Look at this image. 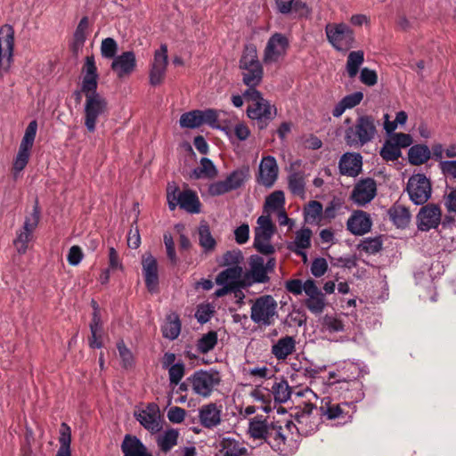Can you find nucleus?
Masks as SVG:
<instances>
[{
	"label": "nucleus",
	"mask_w": 456,
	"mask_h": 456,
	"mask_svg": "<svg viewBox=\"0 0 456 456\" xmlns=\"http://www.w3.org/2000/svg\"><path fill=\"white\" fill-rule=\"evenodd\" d=\"M379 121L372 115H360L345 129L344 141L350 148L359 149L372 142Z\"/></svg>",
	"instance_id": "1"
},
{
	"label": "nucleus",
	"mask_w": 456,
	"mask_h": 456,
	"mask_svg": "<svg viewBox=\"0 0 456 456\" xmlns=\"http://www.w3.org/2000/svg\"><path fill=\"white\" fill-rule=\"evenodd\" d=\"M239 69L245 86H258L262 82L264 69L258 59L256 47L253 44L244 46L239 61Z\"/></svg>",
	"instance_id": "2"
},
{
	"label": "nucleus",
	"mask_w": 456,
	"mask_h": 456,
	"mask_svg": "<svg viewBox=\"0 0 456 456\" xmlns=\"http://www.w3.org/2000/svg\"><path fill=\"white\" fill-rule=\"evenodd\" d=\"M251 321L260 326L273 325L279 317L277 301L271 295H263L251 300Z\"/></svg>",
	"instance_id": "3"
},
{
	"label": "nucleus",
	"mask_w": 456,
	"mask_h": 456,
	"mask_svg": "<svg viewBox=\"0 0 456 456\" xmlns=\"http://www.w3.org/2000/svg\"><path fill=\"white\" fill-rule=\"evenodd\" d=\"M85 97L84 124L89 133H94L99 118L108 114V102L97 91L85 93Z\"/></svg>",
	"instance_id": "4"
},
{
	"label": "nucleus",
	"mask_w": 456,
	"mask_h": 456,
	"mask_svg": "<svg viewBox=\"0 0 456 456\" xmlns=\"http://www.w3.org/2000/svg\"><path fill=\"white\" fill-rule=\"evenodd\" d=\"M325 33L327 40L337 51L345 52L354 47V33L348 25L328 23Z\"/></svg>",
	"instance_id": "5"
},
{
	"label": "nucleus",
	"mask_w": 456,
	"mask_h": 456,
	"mask_svg": "<svg viewBox=\"0 0 456 456\" xmlns=\"http://www.w3.org/2000/svg\"><path fill=\"white\" fill-rule=\"evenodd\" d=\"M249 177V167L242 166L233 170L224 180L211 183L208 188V192L211 196L224 195L240 188Z\"/></svg>",
	"instance_id": "6"
},
{
	"label": "nucleus",
	"mask_w": 456,
	"mask_h": 456,
	"mask_svg": "<svg viewBox=\"0 0 456 456\" xmlns=\"http://www.w3.org/2000/svg\"><path fill=\"white\" fill-rule=\"evenodd\" d=\"M187 381L191 383L195 394L208 397L215 387L220 384L221 377L218 371L198 370L187 378Z\"/></svg>",
	"instance_id": "7"
},
{
	"label": "nucleus",
	"mask_w": 456,
	"mask_h": 456,
	"mask_svg": "<svg viewBox=\"0 0 456 456\" xmlns=\"http://www.w3.org/2000/svg\"><path fill=\"white\" fill-rule=\"evenodd\" d=\"M406 191L414 204L423 205L431 197V183L424 174L413 175L408 180Z\"/></svg>",
	"instance_id": "8"
},
{
	"label": "nucleus",
	"mask_w": 456,
	"mask_h": 456,
	"mask_svg": "<svg viewBox=\"0 0 456 456\" xmlns=\"http://www.w3.org/2000/svg\"><path fill=\"white\" fill-rule=\"evenodd\" d=\"M249 269L244 273L240 285L242 288L250 287L256 283H266L270 278L266 273L264 257L258 255H252L248 258Z\"/></svg>",
	"instance_id": "9"
},
{
	"label": "nucleus",
	"mask_w": 456,
	"mask_h": 456,
	"mask_svg": "<svg viewBox=\"0 0 456 456\" xmlns=\"http://www.w3.org/2000/svg\"><path fill=\"white\" fill-rule=\"evenodd\" d=\"M442 222V210L437 204L428 203L416 216L417 227L421 232L436 229Z\"/></svg>",
	"instance_id": "10"
},
{
	"label": "nucleus",
	"mask_w": 456,
	"mask_h": 456,
	"mask_svg": "<svg viewBox=\"0 0 456 456\" xmlns=\"http://www.w3.org/2000/svg\"><path fill=\"white\" fill-rule=\"evenodd\" d=\"M377 194V183L373 178L367 177L359 180L352 191L351 199L359 206L370 202Z\"/></svg>",
	"instance_id": "11"
},
{
	"label": "nucleus",
	"mask_w": 456,
	"mask_h": 456,
	"mask_svg": "<svg viewBox=\"0 0 456 456\" xmlns=\"http://www.w3.org/2000/svg\"><path fill=\"white\" fill-rule=\"evenodd\" d=\"M305 295L304 301L305 307L314 314H321L326 305L325 296L312 279L305 281Z\"/></svg>",
	"instance_id": "12"
},
{
	"label": "nucleus",
	"mask_w": 456,
	"mask_h": 456,
	"mask_svg": "<svg viewBox=\"0 0 456 456\" xmlns=\"http://www.w3.org/2000/svg\"><path fill=\"white\" fill-rule=\"evenodd\" d=\"M289 45V40L284 35L281 33L273 34L267 41L264 52V62H276L286 53Z\"/></svg>",
	"instance_id": "13"
},
{
	"label": "nucleus",
	"mask_w": 456,
	"mask_h": 456,
	"mask_svg": "<svg viewBox=\"0 0 456 456\" xmlns=\"http://www.w3.org/2000/svg\"><path fill=\"white\" fill-rule=\"evenodd\" d=\"M167 63V46L166 45H161L160 48L155 52L150 71V83L151 86H156L163 82Z\"/></svg>",
	"instance_id": "14"
},
{
	"label": "nucleus",
	"mask_w": 456,
	"mask_h": 456,
	"mask_svg": "<svg viewBox=\"0 0 456 456\" xmlns=\"http://www.w3.org/2000/svg\"><path fill=\"white\" fill-rule=\"evenodd\" d=\"M272 108L269 102L264 99L261 102L249 104L247 109V115L251 119H256L257 126L262 130L267 126L268 122L274 117V114L272 112Z\"/></svg>",
	"instance_id": "15"
},
{
	"label": "nucleus",
	"mask_w": 456,
	"mask_h": 456,
	"mask_svg": "<svg viewBox=\"0 0 456 456\" xmlns=\"http://www.w3.org/2000/svg\"><path fill=\"white\" fill-rule=\"evenodd\" d=\"M338 169L341 175L356 177L362 171V156L358 152H346L338 161Z\"/></svg>",
	"instance_id": "16"
},
{
	"label": "nucleus",
	"mask_w": 456,
	"mask_h": 456,
	"mask_svg": "<svg viewBox=\"0 0 456 456\" xmlns=\"http://www.w3.org/2000/svg\"><path fill=\"white\" fill-rule=\"evenodd\" d=\"M81 72L83 75V91L85 93H92L97 91L99 73L95 63V59L93 54L85 58V62L82 66Z\"/></svg>",
	"instance_id": "17"
},
{
	"label": "nucleus",
	"mask_w": 456,
	"mask_h": 456,
	"mask_svg": "<svg viewBox=\"0 0 456 456\" xmlns=\"http://www.w3.org/2000/svg\"><path fill=\"white\" fill-rule=\"evenodd\" d=\"M349 403H334L330 397H324L319 407L320 415L328 420L345 419L348 415Z\"/></svg>",
	"instance_id": "18"
},
{
	"label": "nucleus",
	"mask_w": 456,
	"mask_h": 456,
	"mask_svg": "<svg viewBox=\"0 0 456 456\" xmlns=\"http://www.w3.org/2000/svg\"><path fill=\"white\" fill-rule=\"evenodd\" d=\"M142 265L147 289L151 293L157 292L159 289L157 259L151 254L144 255L142 256Z\"/></svg>",
	"instance_id": "19"
},
{
	"label": "nucleus",
	"mask_w": 456,
	"mask_h": 456,
	"mask_svg": "<svg viewBox=\"0 0 456 456\" xmlns=\"http://www.w3.org/2000/svg\"><path fill=\"white\" fill-rule=\"evenodd\" d=\"M118 78L130 75L136 68V58L133 51H126L117 55L110 65Z\"/></svg>",
	"instance_id": "20"
},
{
	"label": "nucleus",
	"mask_w": 456,
	"mask_h": 456,
	"mask_svg": "<svg viewBox=\"0 0 456 456\" xmlns=\"http://www.w3.org/2000/svg\"><path fill=\"white\" fill-rule=\"evenodd\" d=\"M278 165L273 156L264 157L259 166L257 182L266 188L272 187L278 177Z\"/></svg>",
	"instance_id": "21"
},
{
	"label": "nucleus",
	"mask_w": 456,
	"mask_h": 456,
	"mask_svg": "<svg viewBox=\"0 0 456 456\" xmlns=\"http://www.w3.org/2000/svg\"><path fill=\"white\" fill-rule=\"evenodd\" d=\"M221 414L222 406H217L215 403L205 404L199 410L200 424L208 429L214 428L221 424Z\"/></svg>",
	"instance_id": "22"
},
{
	"label": "nucleus",
	"mask_w": 456,
	"mask_h": 456,
	"mask_svg": "<svg viewBox=\"0 0 456 456\" xmlns=\"http://www.w3.org/2000/svg\"><path fill=\"white\" fill-rule=\"evenodd\" d=\"M159 406L156 403H150L145 410H142L136 415V419L144 428L149 430L151 433L155 434L161 428L159 421Z\"/></svg>",
	"instance_id": "23"
},
{
	"label": "nucleus",
	"mask_w": 456,
	"mask_h": 456,
	"mask_svg": "<svg viewBox=\"0 0 456 456\" xmlns=\"http://www.w3.org/2000/svg\"><path fill=\"white\" fill-rule=\"evenodd\" d=\"M314 409H316V407L312 403H305L303 407H296L295 411L294 413L291 414V416L297 422L298 426H296L291 421H288L286 424L287 428H289L290 426H294L298 433H303L305 435H307L308 433L314 431V429L316 428L315 427L311 426L308 429L304 428L303 427L304 425L307 424Z\"/></svg>",
	"instance_id": "24"
},
{
	"label": "nucleus",
	"mask_w": 456,
	"mask_h": 456,
	"mask_svg": "<svg viewBox=\"0 0 456 456\" xmlns=\"http://www.w3.org/2000/svg\"><path fill=\"white\" fill-rule=\"evenodd\" d=\"M371 224L370 216L362 210L354 212L346 223L347 230L354 235L365 234L370 230Z\"/></svg>",
	"instance_id": "25"
},
{
	"label": "nucleus",
	"mask_w": 456,
	"mask_h": 456,
	"mask_svg": "<svg viewBox=\"0 0 456 456\" xmlns=\"http://www.w3.org/2000/svg\"><path fill=\"white\" fill-rule=\"evenodd\" d=\"M120 447L123 456H153L139 438L129 434L125 436Z\"/></svg>",
	"instance_id": "26"
},
{
	"label": "nucleus",
	"mask_w": 456,
	"mask_h": 456,
	"mask_svg": "<svg viewBox=\"0 0 456 456\" xmlns=\"http://www.w3.org/2000/svg\"><path fill=\"white\" fill-rule=\"evenodd\" d=\"M276 231L255 229L253 247L260 254L270 256L274 254L275 248L271 244V239Z\"/></svg>",
	"instance_id": "27"
},
{
	"label": "nucleus",
	"mask_w": 456,
	"mask_h": 456,
	"mask_svg": "<svg viewBox=\"0 0 456 456\" xmlns=\"http://www.w3.org/2000/svg\"><path fill=\"white\" fill-rule=\"evenodd\" d=\"M265 441L275 452H282L284 450L286 436L283 435L282 427L279 422L270 423Z\"/></svg>",
	"instance_id": "28"
},
{
	"label": "nucleus",
	"mask_w": 456,
	"mask_h": 456,
	"mask_svg": "<svg viewBox=\"0 0 456 456\" xmlns=\"http://www.w3.org/2000/svg\"><path fill=\"white\" fill-rule=\"evenodd\" d=\"M296 350V340L291 336H285L280 338L272 346V354L277 360H285Z\"/></svg>",
	"instance_id": "29"
},
{
	"label": "nucleus",
	"mask_w": 456,
	"mask_h": 456,
	"mask_svg": "<svg viewBox=\"0 0 456 456\" xmlns=\"http://www.w3.org/2000/svg\"><path fill=\"white\" fill-rule=\"evenodd\" d=\"M222 456H247L248 449L239 441L231 437H224L219 444Z\"/></svg>",
	"instance_id": "30"
},
{
	"label": "nucleus",
	"mask_w": 456,
	"mask_h": 456,
	"mask_svg": "<svg viewBox=\"0 0 456 456\" xmlns=\"http://www.w3.org/2000/svg\"><path fill=\"white\" fill-rule=\"evenodd\" d=\"M363 99L362 92H354L351 94L346 95L339 101L332 110V115L335 118H339L348 109H353L359 105Z\"/></svg>",
	"instance_id": "31"
},
{
	"label": "nucleus",
	"mask_w": 456,
	"mask_h": 456,
	"mask_svg": "<svg viewBox=\"0 0 456 456\" xmlns=\"http://www.w3.org/2000/svg\"><path fill=\"white\" fill-rule=\"evenodd\" d=\"M178 206L180 208L192 214L200 213V202L197 193L191 190H184L180 193Z\"/></svg>",
	"instance_id": "32"
},
{
	"label": "nucleus",
	"mask_w": 456,
	"mask_h": 456,
	"mask_svg": "<svg viewBox=\"0 0 456 456\" xmlns=\"http://www.w3.org/2000/svg\"><path fill=\"white\" fill-rule=\"evenodd\" d=\"M305 178L304 171H293L288 176V187L293 195L303 198L305 194Z\"/></svg>",
	"instance_id": "33"
},
{
	"label": "nucleus",
	"mask_w": 456,
	"mask_h": 456,
	"mask_svg": "<svg viewBox=\"0 0 456 456\" xmlns=\"http://www.w3.org/2000/svg\"><path fill=\"white\" fill-rule=\"evenodd\" d=\"M430 158L431 151L425 144H416L409 149L408 159L411 165H422L426 163Z\"/></svg>",
	"instance_id": "34"
},
{
	"label": "nucleus",
	"mask_w": 456,
	"mask_h": 456,
	"mask_svg": "<svg viewBox=\"0 0 456 456\" xmlns=\"http://www.w3.org/2000/svg\"><path fill=\"white\" fill-rule=\"evenodd\" d=\"M388 215L390 220L397 228H405L410 223V211L403 206L394 205L388 210Z\"/></svg>",
	"instance_id": "35"
},
{
	"label": "nucleus",
	"mask_w": 456,
	"mask_h": 456,
	"mask_svg": "<svg viewBox=\"0 0 456 456\" xmlns=\"http://www.w3.org/2000/svg\"><path fill=\"white\" fill-rule=\"evenodd\" d=\"M89 21L86 16L83 17L73 35V42L70 45L71 51L73 53H77L86 40V31L88 28Z\"/></svg>",
	"instance_id": "36"
},
{
	"label": "nucleus",
	"mask_w": 456,
	"mask_h": 456,
	"mask_svg": "<svg viewBox=\"0 0 456 456\" xmlns=\"http://www.w3.org/2000/svg\"><path fill=\"white\" fill-rule=\"evenodd\" d=\"M179 432L176 429L170 428L163 434L157 436L156 442L162 452H169L175 445L177 444Z\"/></svg>",
	"instance_id": "37"
},
{
	"label": "nucleus",
	"mask_w": 456,
	"mask_h": 456,
	"mask_svg": "<svg viewBox=\"0 0 456 456\" xmlns=\"http://www.w3.org/2000/svg\"><path fill=\"white\" fill-rule=\"evenodd\" d=\"M59 443L60 448L56 453V456H71V429L70 427L65 422H62L60 428Z\"/></svg>",
	"instance_id": "38"
},
{
	"label": "nucleus",
	"mask_w": 456,
	"mask_h": 456,
	"mask_svg": "<svg viewBox=\"0 0 456 456\" xmlns=\"http://www.w3.org/2000/svg\"><path fill=\"white\" fill-rule=\"evenodd\" d=\"M270 424L263 419V416L258 415L252 419L249 422L248 432L250 436L254 439H265L268 433Z\"/></svg>",
	"instance_id": "39"
},
{
	"label": "nucleus",
	"mask_w": 456,
	"mask_h": 456,
	"mask_svg": "<svg viewBox=\"0 0 456 456\" xmlns=\"http://www.w3.org/2000/svg\"><path fill=\"white\" fill-rule=\"evenodd\" d=\"M242 273L243 269L241 266H227L226 269L217 274L216 282L218 285L231 284L233 286L234 281L240 279Z\"/></svg>",
	"instance_id": "40"
},
{
	"label": "nucleus",
	"mask_w": 456,
	"mask_h": 456,
	"mask_svg": "<svg viewBox=\"0 0 456 456\" xmlns=\"http://www.w3.org/2000/svg\"><path fill=\"white\" fill-rule=\"evenodd\" d=\"M221 110H216L214 109H207L205 110H201V118L202 125L207 124L212 128H216L224 131L227 134L230 132L229 126L224 121V125L218 122L219 113Z\"/></svg>",
	"instance_id": "41"
},
{
	"label": "nucleus",
	"mask_w": 456,
	"mask_h": 456,
	"mask_svg": "<svg viewBox=\"0 0 456 456\" xmlns=\"http://www.w3.org/2000/svg\"><path fill=\"white\" fill-rule=\"evenodd\" d=\"M161 330L164 338L170 340L175 339L181 332V322L178 315H169Z\"/></svg>",
	"instance_id": "42"
},
{
	"label": "nucleus",
	"mask_w": 456,
	"mask_h": 456,
	"mask_svg": "<svg viewBox=\"0 0 456 456\" xmlns=\"http://www.w3.org/2000/svg\"><path fill=\"white\" fill-rule=\"evenodd\" d=\"M363 51L358 50L349 53L346 61V71L351 78L354 77L358 74L360 66L363 63Z\"/></svg>",
	"instance_id": "43"
},
{
	"label": "nucleus",
	"mask_w": 456,
	"mask_h": 456,
	"mask_svg": "<svg viewBox=\"0 0 456 456\" xmlns=\"http://www.w3.org/2000/svg\"><path fill=\"white\" fill-rule=\"evenodd\" d=\"M199 243L206 252L214 250L216 246L207 223H201L199 226Z\"/></svg>",
	"instance_id": "44"
},
{
	"label": "nucleus",
	"mask_w": 456,
	"mask_h": 456,
	"mask_svg": "<svg viewBox=\"0 0 456 456\" xmlns=\"http://www.w3.org/2000/svg\"><path fill=\"white\" fill-rule=\"evenodd\" d=\"M271 391L273 395L274 400L277 403H282L287 402L291 395V387L285 379L279 382H274L272 386Z\"/></svg>",
	"instance_id": "45"
},
{
	"label": "nucleus",
	"mask_w": 456,
	"mask_h": 456,
	"mask_svg": "<svg viewBox=\"0 0 456 456\" xmlns=\"http://www.w3.org/2000/svg\"><path fill=\"white\" fill-rule=\"evenodd\" d=\"M30 158V150L19 147L18 153L12 163V176L17 180L20 172L26 167Z\"/></svg>",
	"instance_id": "46"
},
{
	"label": "nucleus",
	"mask_w": 456,
	"mask_h": 456,
	"mask_svg": "<svg viewBox=\"0 0 456 456\" xmlns=\"http://www.w3.org/2000/svg\"><path fill=\"white\" fill-rule=\"evenodd\" d=\"M192 175L196 179L201 177L214 178L217 175V169L211 159L208 158H202L200 159V167L195 168Z\"/></svg>",
	"instance_id": "47"
},
{
	"label": "nucleus",
	"mask_w": 456,
	"mask_h": 456,
	"mask_svg": "<svg viewBox=\"0 0 456 456\" xmlns=\"http://www.w3.org/2000/svg\"><path fill=\"white\" fill-rule=\"evenodd\" d=\"M323 208L321 202L312 200L304 209L305 221L308 224L318 223L322 216Z\"/></svg>",
	"instance_id": "48"
},
{
	"label": "nucleus",
	"mask_w": 456,
	"mask_h": 456,
	"mask_svg": "<svg viewBox=\"0 0 456 456\" xmlns=\"http://www.w3.org/2000/svg\"><path fill=\"white\" fill-rule=\"evenodd\" d=\"M201 110H195L182 114L180 117V126L184 128H197L202 125Z\"/></svg>",
	"instance_id": "49"
},
{
	"label": "nucleus",
	"mask_w": 456,
	"mask_h": 456,
	"mask_svg": "<svg viewBox=\"0 0 456 456\" xmlns=\"http://www.w3.org/2000/svg\"><path fill=\"white\" fill-rule=\"evenodd\" d=\"M217 332L210 330L204 334L197 343V349L201 354H207L213 350L217 344Z\"/></svg>",
	"instance_id": "50"
},
{
	"label": "nucleus",
	"mask_w": 456,
	"mask_h": 456,
	"mask_svg": "<svg viewBox=\"0 0 456 456\" xmlns=\"http://www.w3.org/2000/svg\"><path fill=\"white\" fill-rule=\"evenodd\" d=\"M243 261V255L240 249L226 251L220 259L217 260L219 266H240Z\"/></svg>",
	"instance_id": "51"
},
{
	"label": "nucleus",
	"mask_w": 456,
	"mask_h": 456,
	"mask_svg": "<svg viewBox=\"0 0 456 456\" xmlns=\"http://www.w3.org/2000/svg\"><path fill=\"white\" fill-rule=\"evenodd\" d=\"M312 230L302 228L296 232L293 249H307L311 247Z\"/></svg>",
	"instance_id": "52"
},
{
	"label": "nucleus",
	"mask_w": 456,
	"mask_h": 456,
	"mask_svg": "<svg viewBox=\"0 0 456 456\" xmlns=\"http://www.w3.org/2000/svg\"><path fill=\"white\" fill-rule=\"evenodd\" d=\"M285 204V197L284 193L281 191H275L272 192L265 200V211L268 209L278 210L281 208H283Z\"/></svg>",
	"instance_id": "53"
},
{
	"label": "nucleus",
	"mask_w": 456,
	"mask_h": 456,
	"mask_svg": "<svg viewBox=\"0 0 456 456\" xmlns=\"http://www.w3.org/2000/svg\"><path fill=\"white\" fill-rule=\"evenodd\" d=\"M37 131V120L30 121L25 130V134L20 142V147L31 151L33 144H34L35 138H36Z\"/></svg>",
	"instance_id": "54"
},
{
	"label": "nucleus",
	"mask_w": 456,
	"mask_h": 456,
	"mask_svg": "<svg viewBox=\"0 0 456 456\" xmlns=\"http://www.w3.org/2000/svg\"><path fill=\"white\" fill-rule=\"evenodd\" d=\"M380 156L386 161H395L401 157V150L390 141H387L379 152Z\"/></svg>",
	"instance_id": "55"
},
{
	"label": "nucleus",
	"mask_w": 456,
	"mask_h": 456,
	"mask_svg": "<svg viewBox=\"0 0 456 456\" xmlns=\"http://www.w3.org/2000/svg\"><path fill=\"white\" fill-rule=\"evenodd\" d=\"M118 52V43L112 37H106L101 44V53L103 58L114 59Z\"/></svg>",
	"instance_id": "56"
},
{
	"label": "nucleus",
	"mask_w": 456,
	"mask_h": 456,
	"mask_svg": "<svg viewBox=\"0 0 456 456\" xmlns=\"http://www.w3.org/2000/svg\"><path fill=\"white\" fill-rule=\"evenodd\" d=\"M359 248L368 254L374 255L382 248V240L379 237L367 238L362 241Z\"/></svg>",
	"instance_id": "57"
},
{
	"label": "nucleus",
	"mask_w": 456,
	"mask_h": 456,
	"mask_svg": "<svg viewBox=\"0 0 456 456\" xmlns=\"http://www.w3.org/2000/svg\"><path fill=\"white\" fill-rule=\"evenodd\" d=\"M185 373V366L182 362L173 364L168 368L169 381L172 385H178Z\"/></svg>",
	"instance_id": "58"
},
{
	"label": "nucleus",
	"mask_w": 456,
	"mask_h": 456,
	"mask_svg": "<svg viewBox=\"0 0 456 456\" xmlns=\"http://www.w3.org/2000/svg\"><path fill=\"white\" fill-rule=\"evenodd\" d=\"M33 236L32 232L25 230L20 231L17 234V238L14 240V245L20 254H25L28 249V244L31 240Z\"/></svg>",
	"instance_id": "59"
},
{
	"label": "nucleus",
	"mask_w": 456,
	"mask_h": 456,
	"mask_svg": "<svg viewBox=\"0 0 456 456\" xmlns=\"http://www.w3.org/2000/svg\"><path fill=\"white\" fill-rule=\"evenodd\" d=\"M40 220V210L37 205V202L33 208V212L30 216H27L23 224V230L32 232L37 228Z\"/></svg>",
	"instance_id": "60"
},
{
	"label": "nucleus",
	"mask_w": 456,
	"mask_h": 456,
	"mask_svg": "<svg viewBox=\"0 0 456 456\" xmlns=\"http://www.w3.org/2000/svg\"><path fill=\"white\" fill-rule=\"evenodd\" d=\"M181 192H182V191H180V189L177 186L171 185L170 183H168L167 189V199L168 208L171 211H174L176 208V207L178 206Z\"/></svg>",
	"instance_id": "61"
},
{
	"label": "nucleus",
	"mask_w": 456,
	"mask_h": 456,
	"mask_svg": "<svg viewBox=\"0 0 456 456\" xmlns=\"http://www.w3.org/2000/svg\"><path fill=\"white\" fill-rule=\"evenodd\" d=\"M328 270V263L323 257H317L314 259L311 265V273L316 277L320 278L325 274Z\"/></svg>",
	"instance_id": "62"
},
{
	"label": "nucleus",
	"mask_w": 456,
	"mask_h": 456,
	"mask_svg": "<svg viewBox=\"0 0 456 456\" xmlns=\"http://www.w3.org/2000/svg\"><path fill=\"white\" fill-rule=\"evenodd\" d=\"M439 168L446 178L456 180V160L440 161Z\"/></svg>",
	"instance_id": "63"
},
{
	"label": "nucleus",
	"mask_w": 456,
	"mask_h": 456,
	"mask_svg": "<svg viewBox=\"0 0 456 456\" xmlns=\"http://www.w3.org/2000/svg\"><path fill=\"white\" fill-rule=\"evenodd\" d=\"M360 80L362 84L368 86H372L378 82L377 72L368 68H363L361 70Z\"/></svg>",
	"instance_id": "64"
}]
</instances>
